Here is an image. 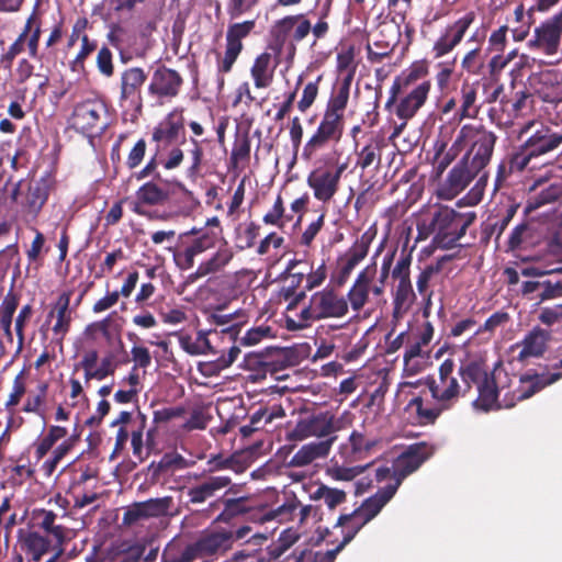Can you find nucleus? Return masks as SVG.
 I'll use <instances>...</instances> for the list:
<instances>
[{
  "label": "nucleus",
  "instance_id": "obj_36",
  "mask_svg": "<svg viewBox=\"0 0 562 562\" xmlns=\"http://www.w3.org/2000/svg\"><path fill=\"white\" fill-rule=\"evenodd\" d=\"M273 351L278 349H266L263 352H249L244 357V368L248 371L254 372L249 375L251 381H261L266 379L267 373H273L276 371L274 362L271 360Z\"/></svg>",
  "mask_w": 562,
  "mask_h": 562
},
{
  "label": "nucleus",
  "instance_id": "obj_46",
  "mask_svg": "<svg viewBox=\"0 0 562 562\" xmlns=\"http://www.w3.org/2000/svg\"><path fill=\"white\" fill-rule=\"evenodd\" d=\"M549 274V271L542 270L538 267H524L521 268V276L530 278L521 282L520 293L524 297L536 301L537 289L541 288V280Z\"/></svg>",
  "mask_w": 562,
  "mask_h": 562
},
{
  "label": "nucleus",
  "instance_id": "obj_25",
  "mask_svg": "<svg viewBox=\"0 0 562 562\" xmlns=\"http://www.w3.org/2000/svg\"><path fill=\"white\" fill-rule=\"evenodd\" d=\"M431 83L429 80H424L408 91L403 98H401L395 108L396 116L402 121H408L413 119L417 112L425 105Z\"/></svg>",
  "mask_w": 562,
  "mask_h": 562
},
{
  "label": "nucleus",
  "instance_id": "obj_60",
  "mask_svg": "<svg viewBox=\"0 0 562 562\" xmlns=\"http://www.w3.org/2000/svg\"><path fill=\"white\" fill-rule=\"evenodd\" d=\"M34 23V13L27 19L25 27L15 42L9 47L8 52L2 56L1 61L5 64V67L11 66L12 60L19 55L24 48V42L32 30Z\"/></svg>",
  "mask_w": 562,
  "mask_h": 562
},
{
  "label": "nucleus",
  "instance_id": "obj_12",
  "mask_svg": "<svg viewBox=\"0 0 562 562\" xmlns=\"http://www.w3.org/2000/svg\"><path fill=\"white\" fill-rule=\"evenodd\" d=\"M475 19V12L468 11L457 20L447 23L431 46L430 54L434 59H440L452 53L463 42Z\"/></svg>",
  "mask_w": 562,
  "mask_h": 562
},
{
  "label": "nucleus",
  "instance_id": "obj_44",
  "mask_svg": "<svg viewBox=\"0 0 562 562\" xmlns=\"http://www.w3.org/2000/svg\"><path fill=\"white\" fill-rule=\"evenodd\" d=\"M271 55H258L250 68V75L256 88H268L273 81V69L270 68Z\"/></svg>",
  "mask_w": 562,
  "mask_h": 562
},
{
  "label": "nucleus",
  "instance_id": "obj_28",
  "mask_svg": "<svg viewBox=\"0 0 562 562\" xmlns=\"http://www.w3.org/2000/svg\"><path fill=\"white\" fill-rule=\"evenodd\" d=\"M427 74L428 67L423 61L414 63L407 69L403 70L401 75L395 77L390 88V97L385 103V108L390 109L397 102L400 93L407 90L415 82L426 77Z\"/></svg>",
  "mask_w": 562,
  "mask_h": 562
},
{
  "label": "nucleus",
  "instance_id": "obj_15",
  "mask_svg": "<svg viewBox=\"0 0 562 562\" xmlns=\"http://www.w3.org/2000/svg\"><path fill=\"white\" fill-rule=\"evenodd\" d=\"M344 128L345 121L323 114L316 131L303 147L302 158L308 161L329 144H338L342 137Z\"/></svg>",
  "mask_w": 562,
  "mask_h": 562
},
{
  "label": "nucleus",
  "instance_id": "obj_37",
  "mask_svg": "<svg viewBox=\"0 0 562 562\" xmlns=\"http://www.w3.org/2000/svg\"><path fill=\"white\" fill-rule=\"evenodd\" d=\"M70 292L61 293L47 315V322L55 319L53 331L56 336L64 337L69 330L71 322Z\"/></svg>",
  "mask_w": 562,
  "mask_h": 562
},
{
  "label": "nucleus",
  "instance_id": "obj_38",
  "mask_svg": "<svg viewBox=\"0 0 562 562\" xmlns=\"http://www.w3.org/2000/svg\"><path fill=\"white\" fill-rule=\"evenodd\" d=\"M533 158L530 150L525 148V144H521L508 156L507 165L501 164L498 166L495 188H499L508 175L524 171Z\"/></svg>",
  "mask_w": 562,
  "mask_h": 562
},
{
  "label": "nucleus",
  "instance_id": "obj_61",
  "mask_svg": "<svg viewBox=\"0 0 562 562\" xmlns=\"http://www.w3.org/2000/svg\"><path fill=\"white\" fill-rule=\"evenodd\" d=\"M533 236V229L528 222H522L516 225L508 238V248L510 250H516L521 247V245L528 240H530Z\"/></svg>",
  "mask_w": 562,
  "mask_h": 562
},
{
  "label": "nucleus",
  "instance_id": "obj_57",
  "mask_svg": "<svg viewBox=\"0 0 562 562\" xmlns=\"http://www.w3.org/2000/svg\"><path fill=\"white\" fill-rule=\"evenodd\" d=\"M373 237L374 235L370 234V232L363 233L348 250L346 260L355 267L362 261L369 252Z\"/></svg>",
  "mask_w": 562,
  "mask_h": 562
},
{
  "label": "nucleus",
  "instance_id": "obj_47",
  "mask_svg": "<svg viewBox=\"0 0 562 562\" xmlns=\"http://www.w3.org/2000/svg\"><path fill=\"white\" fill-rule=\"evenodd\" d=\"M179 344L181 348L189 355H205L207 352L215 353L205 331L200 330L195 338L188 334L179 335Z\"/></svg>",
  "mask_w": 562,
  "mask_h": 562
},
{
  "label": "nucleus",
  "instance_id": "obj_30",
  "mask_svg": "<svg viewBox=\"0 0 562 562\" xmlns=\"http://www.w3.org/2000/svg\"><path fill=\"white\" fill-rule=\"evenodd\" d=\"M486 38V29L476 30L468 40V44L475 43V46L467 50L461 59V68L467 74L480 75L485 66V55L482 46Z\"/></svg>",
  "mask_w": 562,
  "mask_h": 562
},
{
  "label": "nucleus",
  "instance_id": "obj_34",
  "mask_svg": "<svg viewBox=\"0 0 562 562\" xmlns=\"http://www.w3.org/2000/svg\"><path fill=\"white\" fill-rule=\"evenodd\" d=\"M233 257L234 252L229 247L224 246L218 248L210 259L201 262L198 269L187 277L184 283L190 284L207 274L222 271L231 262Z\"/></svg>",
  "mask_w": 562,
  "mask_h": 562
},
{
  "label": "nucleus",
  "instance_id": "obj_5",
  "mask_svg": "<svg viewBox=\"0 0 562 562\" xmlns=\"http://www.w3.org/2000/svg\"><path fill=\"white\" fill-rule=\"evenodd\" d=\"M460 139L470 144L462 159H468L474 170L482 172L491 161L497 136L483 125L465 124L460 128Z\"/></svg>",
  "mask_w": 562,
  "mask_h": 562
},
{
  "label": "nucleus",
  "instance_id": "obj_54",
  "mask_svg": "<svg viewBox=\"0 0 562 562\" xmlns=\"http://www.w3.org/2000/svg\"><path fill=\"white\" fill-rule=\"evenodd\" d=\"M172 505L173 498L171 496L143 501V518L167 516Z\"/></svg>",
  "mask_w": 562,
  "mask_h": 562
},
{
  "label": "nucleus",
  "instance_id": "obj_18",
  "mask_svg": "<svg viewBox=\"0 0 562 562\" xmlns=\"http://www.w3.org/2000/svg\"><path fill=\"white\" fill-rule=\"evenodd\" d=\"M255 26V20H247L228 25L226 32V47L224 57L217 64L218 74L223 75L232 70L235 61L244 48L243 40L252 32Z\"/></svg>",
  "mask_w": 562,
  "mask_h": 562
},
{
  "label": "nucleus",
  "instance_id": "obj_1",
  "mask_svg": "<svg viewBox=\"0 0 562 562\" xmlns=\"http://www.w3.org/2000/svg\"><path fill=\"white\" fill-rule=\"evenodd\" d=\"M454 370L453 359L448 358L439 366L438 380L430 376L426 379L434 404L425 403L422 396H415L408 402L406 411L414 409L417 425H434L443 412L451 409L468 393L462 389Z\"/></svg>",
  "mask_w": 562,
  "mask_h": 562
},
{
  "label": "nucleus",
  "instance_id": "obj_19",
  "mask_svg": "<svg viewBox=\"0 0 562 562\" xmlns=\"http://www.w3.org/2000/svg\"><path fill=\"white\" fill-rule=\"evenodd\" d=\"M481 172L469 165L468 159H461L448 172L443 182L438 187L437 194L442 200H452L459 195Z\"/></svg>",
  "mask_w": 562,
  "mask_h": 562
},
{
  "label": "nucleus",
  "instance_id": "obj_49",
  "mask_svg": "<svg viewBox=\"0 0 562 562\" xmlns=\"http://www.w3.org/2000/svg\"><path fill=\"white\" fill-rule=\"evenodd\" d=\"M150 177L156 182L149 181L143 183V203L159 204L165 202L168 199V188L172 183V180L166 177L169 180V183H165L153 176Z\"/></svg>",
  "mask_w": 562,
  "mask_h": 562
},
{
  "label": "nucleus",
  "instance_id": "obj_4",
  "mask_svg": "<svg viewBox=\"0 0 562 562\" xmlns=\"http://www.w3.org/2000/svg\"><path fill=\"white\" fill-rule=\"evenodd\" d=\"M348 312L347 299L340 295L334 288L326 286L312 294L308 304L300 313V319L308 324L327 318H341Z\"/></svg>",
  "mask_w": 562,
  "mask_h": 562
},
{
  "label": "nucleus",
  "instance_id": "obj_56",
  "mask_svg": "<svg viewBox=\"0 0 562 562\" xmlns=\"http://www.w3.org/2000/svg\"><path fill=\"white\" fill-rule=\"evenodd\" d=\"M562 198V187L559 184H551L543 189L537 196L528 201L525 207V212L528 214L540 206L553 203Z\"/></svg>",
  "mask_w": 562,
  "mask_h": 562
},
{
  "label": "nucleus",
  "instance_id": "obj_22",
  "mask_svg": "<svg viewBox=\"0 0 562 562\" xmlns=\"http://www.w3.org/2000/svg\"><path fill=\"white\" fill-rule=\"evenodd\" d=\"M293 29L294 31L291 35L292 42L300 43L310 34L312 24L304 14L286 15L277 21L271 30V34L279 49L282 48L289 33Z\"/></svg>",
  "mask_w": 562,
  "mask_h": 562
},
{
  "label": "nucleus",
  "instance_id": "obj_63",
  "mask_svg": "<svg viewBox=\"0 0 562 562\" xmlns=\"http://www.w3.org/2000/svg\"><path fill=\"white\" fill-rule=\"evenodd\" d=\"M68 431L61 426H50L47 435L41 440L37 446V453L40 457H44L53 446L60 439L67 436Z\"/></svg>",
  "mask_w": 562,
  "mask_h": 562
},
{
  "label": "nucleus",
  "instance_id": "obj_14",
  "mask_svg": "<svg viewBox=\"0 0 562 562\" xmlns=\"http://www.w3.org/2000/svg\"><path fill=\"white\" fill-rule=\"evenodd\" d=\"M562 378V372L537 373L528 371L519 378V385L504 393L506 408H513L518 402L530 398L544 387L555 383Z\"/></svg>",
  "mask_w": 562,
  "mask_h": 562
},
{
  "label": "nucleus",
  "instance_id": "obj_7",
  "mask_svg": "<svg viewBox=\"0 0 562 562\" xmlns=\"http://www.w3.org/2000/svg\"><path fill=\"white\" fill-rule=\"evenodd\" d=\"M342 429L340 418L330 411L318 412L300 418L293 429L286 432L288 441H303L311 437L330 438Z\"/></svg>",
  "mask_w": 562,
  "mask_h": 562
},
{
  "label": "nucleus",
  "instance_id": "obj_16",
  "mask_svg": "<svg viewBox=\"0 0 562 562\" xmlns=\"http://www.w3.org/2000/svg\"><path fill=\"white\" fill-rule=\"evenodd\" d=\"M233 486L225 490L221 497L215 498L204 509V514L207 518H211L215 513L218 514L214 517V524H232L236 518L244 516L251 510L248 506L249 497H231L233 493Z\"/></svg>",
  "mask_w": 562,
  "mask_h": 562
},
{
  "label": "nucleus",
  "instance_id": "obj_50",
  "mask_svg": "<svg viewBox=\"0 0 562 562\" xmlns=\"http://www.w3.org/2000/svg\"><path fill=\"white\" fill-rule=\"evenodd\" d=\"M518 207L519 204L515 202H509L508 204L498 207L495 212H493L490 215V218L493 222L496 229V241L499 240L502 234L516 215Z\"/></svg>",
  "mask_w": 562,
  "mask_h": 562
},
{
  "label": "nucleus",
  "instance_id": "obj_6",
  "mask_svg": "<svg viewBox=\"0 0 562 562\" xmlns=\"http://www.w3.org/2000/svg\"><path fill=\"white\" fill-rule=\"evenodd\" d=\"M391 499L381 491L362 502L360 507L350 514H342L337 519V526L342 527V542L348 544L356 535L373 518H375L382 508Z\"/></svg>",
  "mask_w": 562,
  "mask_h": 562
},
{
  "label": "nucleus",
  "instance_id": "obj_11",
  "mask_svg": "<svg viewBox=\"0 0 562 562\" xmlns=\"http://www.w3.org/2000/svg\"><path fill=\"white\" fill-rule=\"evenodd\" d=\"M510 378L506 372L491 371V375L476 385L477 397L473 406L484 413L506 408L504 393L510 387Z\"/></svg>",
  "mask_w": 562,
  "mask_h": 562
},
{
  "label": "nucleus",
  "instance_id": "obj_35",
  "mask_svg": "<svg viewBox=\"0 0 562 562\" xmlns=\"http://www.w3.org/2000/svg\"><path fill=\"white\" fill-rule=\"evenodd\" d=\"M352 78L353 74H348L333 90V93L327 102L324 115L344 121V112L348 105Z\"/></svg>",
  "mask_w": 562,
  "mask_h": 562
},
{
  "label": "nucleus",
  "instance_id": "obj_2",
  "mask_svg": "<svg viewBox=\"0 0 562 562\" xmlns=\"http://www.w3.org/2000/svg\"><path fill=\"white\" fill-rule=\"evenodd\" d=\"M184 116L182 109H173L153 130L151 139L156 144V153L143 168V178L153 176L161 182L169 183V180L161 173L164 170L178 168L184 159V153L179 146H172L180 137L184 138ZM184 143L182 139L181 144Z\"/></svg>",
  "mask_w": 562,
  "mask_h": 562
},
{
  "label": "nucleus",
  "instance_id": "obj_59",
  "mask_svg": "<svg viewBox=\"0 0 562 562\" xmlns=\"http://www.w3.org/2000/svg\"><path fill=\"white\" fill-rule=\"evenodd\" d=\"M284 203L282 196L279 194L273 203L272 209L266 213L262 217V221L267 225H273L278 227H283L285 222L292 220V216L284 214Z\"/></svg>",
  "mask_w": 562,
  "mask_h": 562
},
{
  "label": "nucleus",
  "instance_id": "obj_32",
  "mask_svg": "<svg viewBox=\"0 0 562 562\" xmlns=\"http://www.w3.org/2000/svg\"><path fill=\"white\" fill-rule=\"evenodd\" d=\"M57 515L48 509L35 508L31 513V522L35 528L44 530L52 536L56 543L64 544L67 540L68 529L56 524Z\"/></svg>",
  "mask_w": 562,
  "mask_h": 562
},
{
  "label": "nucleus",
  "instance_id": "obj_13",
  "mask_svg": "<svg viewBox=\"0 0 562 562\" xmlns=\"http://www.w3.org/2000/svg\"><path fill=\"white\" fill-rule=\"evenodd\" d=\"M562 42V7L554 15L542 21L533 29L527 46L531 50L540 52L546 56L558 54Z\"/></svg>",
  "mask_w": 562,
  "mask_h": 562
},
{
  "label": "nucleus",
  "instance_id": "obj_26",
  "mask_svg": "<svg viewBox=\"0 0 562 562\" xmlns=\"http://www.w3.org/2000/svg\"><path fill=\"white\" fill-rule=\"evenodd\" d=\"M216 234L204 232L200 236L192 239V241L184 248H179L173 252V260L177 267L181 270H188L193 267L195 257L207 249L215 246Z\"/></svg>",
  "mask_w": 562,
  "mask_h": 562
},
{
  "label": "nucleus",
  "instance_id": "obj_24",
  "mask_svg": "<svg viewBox=\"0 0 562 562\" xmlns=\"http://www.w3.org/2000/svg\"><path fill=\"white\" fill-rule=\"evenodd\" d=\"M306 183L313 190L314 198L324 204L329 203L340 188V181L331 175L330 168L313 170L307 176Z\"/></svg>",
  "mask_w": 562,
  "mask_h": 562
},
{
  "label": "nucleus",
  "instance_id": "obj_62",
  "mask_svg": "<svg viewBox=\"0 0 562 562\" xmlns=\"http://www.w3.org/2000/svg\"><path fill=\"white\" fill-rule=\"evenodd\" d=\"M509 26L507 24L501 25L498 29L491 32L487 40L488 53H503L508 44Z\"/></svg>",
  "mask_w": 562,
  "mask_h": 562
},
{
  "label": "nucleus",
  "instance_id": "obj_23",
  "mask_svg": "<svg viewBox=\"0 0 562 562\" xmlns=\"http://www.w3.org/2000/svg\"><path fill=\"white\" fill-rule=\"evenodd\" d=\"M183 79L180 74L166 66H159L153 74L148 92L158 99H172L178 95Z\"/></svg>",
  "mask_w": 562,
  "mask_h": 562
},
{
  "label": "nucleus",
  "instance_id": "obj_52",
  "mask_svg": "<svg viewBox=\"0 0 562 562\" xmlns=\"http://www.w3.org/2000/svg\"><path fill=\"white\" fill-rule=\"evenodd\" d=\"M312 498L315 501H324V504L329 508L334 509L338 505L342 504L347 499L345 491L339 488H333L327 485L321 484L312 494Z\"/></svg>",
  "mask_w": 562,
  "mask_h": 562
},
{
  "label": "nucleus",
  "instance_id": "obj_31",
  "mask_svg": "<svg viewBox=\"0 0 562 562\" xmlns=\"http://www.w3.org/2000/svg\"><path fill=\"white\" fill-rule=\"evenodd\" d=\"M336 440L337 436H333L302 446L291 458L290 465L297 468L306 467L317 459L326 458Z\"/></svg>",
  "mask_w": 562,
  "mask_h": 562
},
{
  "label": "nucleus",
  "instance_id": "obj_39",
  "mask_svg": "<svg viewBox=\"0 0 562 562\" xmlns=\"http://www.w3.org/2000/svg\"><path fill=\"white\" fill-rule=\"evenodd\" d=\"M549 338L550 335L547 330L539 327L532 329L520 342L519 346L521 349L517 356V360L524 362L531 357H541L547 349Z\"/></svg>",
  "mask_w": 562,
  "mask_h": 562
},
{
  "label": "nucleus",
  "instance_id": "obj_58",
  "mask_svg": "<svg viewBox=\"0 0 562 562\" xmlns=\"http://www.w3.org/2000/svg\"><path fill=\"white\" fill-rule=\"evenodd\" d=\"M140 527V503H134L124 509L122 522L120 525L121 535L135 532Z\"/></svg>",
  "mask_w": 562,
  "mask_h": 562
},
{
  "label": "nucleus",
  "instance_id": "obj_10",
  "mask_svg": "<svg viewBox=\"0 0 562 562\" xmlns=\"http://www.w3.org/2000/svg\"><path fill=\"white\" fill-rule=\"evenodd\" d=\"M194 483L187 487L186 505L191 508H200L217 498V494L233 485L232 477L228 475H212L203 473H193L190 475Z\"/></svg>",
  "mask_w": 562,
  "mask_h": 562
},
{
  "label": "nucleus",
  "instance_id": "obj_64",
  "mask_svg": "<svg viewBox=\"0 0 562 562\" xmlns=\"http://www.w3.org/2000/svg\"><path fill=\"white\" fill-rule=\"evenodd\" d=\"M157 464L158 470H164L167 475L173 470H182L190 467V462L177 452L165 453Z\"/></svg>",
  "mask_w": 562,
  "mask_h": 562
},
{
  "label": "nucleus",
  "instance_id": "obj_9",
  "mask_svg": "<svg viewBox=\"0 0 562 562\" xmlns=\"http://www.w3.org/2000/svg\"><path fill=\"white\" fill-rule=\"evenodd\" d=\"M412 261V254L404 248L392 269V278L397 282L393 293V316L396 318L406 314L416 301L411 281Z\"/></svg>",
  "mask_w": 562,
  "mask_h": 562
},
{
  "label": "nucleus",
  "instance_id": "obj_17",
  "mask_svg": "<svg viewBox=\"0 0 562 562\" xmlns=\"http://www.w3.org/2000/svg\"><path fill=\"white\" fill-rule=\"evenodd\" d=\"M426 459L427 456L425 454L424 448L419 446L408 447L393 462V473L395 475L393 482H389L385 486L379 488V491L392 499L403 480L419 469Z\"/></svg>",
  "mask_w": 562,
  "mask_h": 562
},
{
  "label": "nucleus",
  "instance_id": "obj_45",
  "mask_svg": "<svg viewBox=\"0 0 562 562\" xmlns=\"http://www.w3.org/2000/svg\"><path fill=\"white\" fill-rule=\"evenodd\" d=\"M341 541L335 549L323 551H313L311 549H295L291 557L290 562H335L337 554L345 548Z\"/></svg>",
  "mask_w": 562,
  "mask_h": 562
},
{
  "label": "nucleus",
  "instance_id": "obj_33",
  "mask_svg": "<svg viewBox=\"0 0 562 562\" xmlns=\"http://www.w3.org/2000/svg\"><path fill=\"white\" fill-rule=\"evenodd\" d=\"M458 375L464 383V392H469L473 385L480 384L485 378L491 375L486 360L482 357H471L461 362L458 369Z\"/></svg>",
  "mask_w": 562,
  "mask_h": 562
},
{
  "label": "nucleus",
  "instance_id": "obj_8",
  "mask_svg": "<svg viewBox=\"0 0 562 562\" xmlns=\"http://www.w3.org/2000/svg\"><path fill=\"white\" fill-rule=\"evenodd\" d=\"M233 547L231 530L220 529L203 532L195 541L187 544L180 553V562L224 554Z\"/></svg>",
  "mask_w": 562,
  "mask_h": 562
},
{
  "label": "nucleus",
  "instance_id": "obj_48",
  "mask_svg": "<svg viewBox=\"0 0 562 562\" xmlns=\"http://www.w3.org/2000/svg\"><path fill=\"white\" fill-rule=\"evenodd\" d=\"M561 272L562 268L549 271V274L541 280L540 289L542 291L536 296L537 305L562 296V280L555 277L557 273Z\"/></svg>",
  "mask_w": 562,
  "mask_h": 562
},
{
  "label": "nucleus",
  "instance_id": "obj_43",
  "mask_svg": "<svg viewBox=\"0 0 562 562\" xmlns=\"http://www.w3.org/2000/svg\"><path fill=\"white\" fill-rule=\"evenodd\" d=\"M289 279V284L283 285L280 290V297L288 302L286 310H294L306 297L305 288L302 291L297 289L305 279V272L284 274Z\"/></svg>",
  "mask_w": 562,
  "mask_h": 562
},
{
  "label": "nucleus",
  "instance_id": "obj_40",
  "mask_svg": "<svg viewBox=\"0 0 562 562\" xmlns=\"http://www.w3.org/2000/svg\"><path fill=\"white\" fill-rule=\"evenodd\" d=\"M121 100L123 106L140 109V69L133 68L126 70L122 76Z\"/></svg>",
  "mask_w": 562,
  "mask_h": 562
},
{
  "label": "nucleus",
  "instance_id": "obj_29",
  "mask_svg": "<svg viewBox=\"0 0 562 562\" xmlns=\"http://www.w3.org/2000/svg\"><path fill=\"white\" fill-rule=\"evenodd\" d=\"M479 83L464 80L458 92L457 102L459 104L453 114L457 123L465 119H474L479 114L480 105L477 104Z\"/></svg>",
  "mask_w": 562,
  "mask_h": 562
},
{
  "label": "nucleus",
  "instance_id": "obj_21",
  "mask_svg": "<svg viewBox=\"0 0 562 562\" xmlns=\"http://www.w3.org/2000/svg\"><path fill=\"white\" fill-rule=\"evenodd\" d=\"M456 128L451 125L441 126L439 136L435 142V159H436V173L441 176L449 165L458 157L464 148V139H460V132L458 133L454 142L448 148L449 140L452 137Z\"/></svg>",
  "mask_w": 562,
  "mask_h": 562
},
{
  "label": "nucleus",
  "instance_id": "obj_55",
  "mask_svg": "<svg viewBox=\"0 0 562 562\" xmlns=\"http://www.w3.org/2000/svg\"><path fill=\"white\" fill-rule=\"evenodd\" d=\"M209 473H214L216 471H222L226 469L234 470L236 473H241L245 471L246 465L240 462L239 457L237 454H232L227 458L222 454L211 456L209 461Z\"/></svg>",
  "mask_w": 562,
  "mask_h": 562
},
{
  "label": "nucleus",
  "instance_id": "obj_51",
  "mask_svg": "<svg viewBox=\"0 0 562 562\" xmlns=\"http://www.w3.org/2000/svg\"><path fill=\"white\" fill-rule=\"evenodd\" d=\"M380 441L373 438H367L363 434L353 430L349 436L352 461L367 456Z\"/></svg>",
  "mask_w": 562,
  "mask_h": 562
},
{
  "label": "nucleus",
  "instance_id": "obj_53",
  "mask_svg": "<svg viewBox=\"0 0 562 562\" xmlns=\"http://www.w3.org/2000/svg\"><path fill=\"white\" fill-rule=\"evenodd\" d=\"M356 167H359L362 171L374 166L378 168L381 165V146L378 142L370 143L362 147L357 153Z\"/></svg>",
  "mask_w": 562,
  "mask_h": 562
},
{
  "label": "nucleus",
  "instance_id": "obj_20",
  "mask_svg": "<svg viewBox=\"0 0 562 562\" xmlns=\"http://www.w3.org/2000/svg\"><path fill=\"white\" fill-rule=\"evenodd\" d=\"M105 113L106 109L102 101L86 100L75 106L71 125L81 133L102 130L105 126V122L102 121Z\"/></svg>",
  "mask_w": 562,
  "mask_h": 562
},
{
  "label": "nucleus",
  "instance_id": "obj_27",
  "mask_svg": "<svg viewBox=\"0 0 562 562\" xmlns=\"http://www.w3.org/2000/svg\"><path fill=\"white\" fill-rule=\"evenodd\" d=\"M525 148L529 149L535 158L553 151L562 144V133L552 131L549 126L541 125L525 142Z\"/></svg>",
  "mask_w": 562,
  "mask_h": 562
},
{
  "label": "nucleus",
  "instance_id": "obj_41",
  "mask_svg": "<svg viewBox=\"0 0 562 562\" xmlns=\"http://www.w3.org/2000/svg\"><path fill=\"white\" fill-rule=\"evenodd\" d=\"M21 547L33 562H40L49 552L50 539L38 531H26L20 535Z\"/></svg>",
  "mask_w": 562,
  "mask_h": 562
},
{
  "label": "nucleus",
  "instance_id": "obj_42",
  "mask_svg": "<svg viewBox=\"0 0 562 562\" xmlns=\"http://www.w3.org/2000/svg\"><path fill=\"white\" fill-rule=\"evenodd\" d=\"M447 259L448 257H442L438 259L435 263L426 265L417 276L416 288L417 292L425 302V308H427L431 304V297L434 294V291L430 290V281L434 278V276L438 274L441 271L443 263Z\"/></svg>",
  "mask_w": 562,
  "mask_h": 562
},
{
  "label": "nucleus",
  "instance_id": "obj_3",
  "mask_svg": "<svg viewBox=\"0 0 562 562\" xmlns=\"http://www.w3.org/2000/svg\"><path fill=\"white\" fill-rule=\"evenodd\" d=\"M475 220V212L460 213L449 206H439L429 222L423 221L417 224L418 239L434 235V244L437 247L453 248Z\"/></svg>",
  "mask_w": 562,
  "mask_h": 562
}]
</instances>
